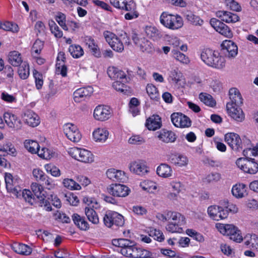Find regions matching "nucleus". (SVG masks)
Segmentation results:
<instances>
[{
	"label": "nucleus",
	"instance_id": "obj_35",
	"mask_svg": "<svg viewBox=\"0 0 258 258\" xmlns=\"http://www.w3.org/2000/svg\"><path fill=\"white\" fill-rule=\"evenodd\" d=\"M137 46L139 47L142 51L147 53H152L154 50L152 43L144 37H142V40Z\"/></svg>",
	"mask_w": 258,
	"mask_h": 258
},
{
	"label": "nucleus",
	"instance_id": "obj_47",
	"mask_svg": "<svg viewBox=\"0 0 258 258\" xmlns=\"http://www.w3.org/2000/svg\"><path fill=\"white\" fill-rule=\"evenodd\" d=\"M18 74L21 79H26L29 76V66L28 64L24 62L20 66L18 71Z\"/></svg>",
	"mask_w": 258,
	"mask_h": 258
},
{
	"label": "nucleus",
	"instance_id": "obj_24",
	"mask_svg": "<svg viewBox=\"0 0 258 258\" xmlns=\"http://www.w3.org/2000/svg\"><path fill=\"white\" fill-rule=\"evenodd\" d=\"M134 242L126 239H114V246L116 247L114 248V251L121 253L124 255L122 252L123 249L130 248Z\"/></svg>",
	"mask_w": 258,
	"mask_h": 258
},
{
	"label": "nucleus",
	"instance_id": "obj_21",
	"mask_svg": "<svg viewBox=\"0 0 258 258\" xmlns=\"http://www.w3.org/2000/svg\"><path fill=\"white\" fill-rule=\"evenodd\" d=\"M4 119L9 127L16 129L20 128L21 122L15 115L10 112H6L4 114Z\"/></svg>",
	"mask_w": 258,
	"mask_h": 258
},
{
	"label": "nucleus",
	"instance_id": "obj_27",
	"mask_svg": "<svg viewBox=\"0 0 258 258\" xmlns=\"http://www.w3.org/2000/svg\"><path fill=\"white\" fill-rule=\"evenodd\" d=\"M145 125L149 130L155 131L161 126L160 118L158 115H153L147 119Z\"/></svg>",
	"mask_w": 258,
	"mask_h": 258
},
{
	"label": "nucleus",
	"instance_id": "obj_64",
	"mask_svg": "<svg viewBox=\"0 0 258 258\" xmlns=\"http://www.w3.org/2000/svg\"><path fill=\"white\" fill-rule=\"evenodd\" d=\"M22 196L25 200L31 205L33 204L34 198L31 191L29 190L24 189L22 192Z\"/></svg>",
	"mask_w": 258,
	"mask_h": 258
},
{
	"label": "nucleus",
	"instance_id": "obj_26",
	"mask_svg": "<svg viewBox=\"0 0 258 258\" xmlns=\"http://www.w3.org/2000/svg\"><path fill=\"white\" fill-rule=\"evenodd\" d=\"M12 249L16 253L28 255L31 253L32 249L28 245L19 243H14L11 245Z\"/></svg>",
	"mask_w": 258,
	"mask_h": 258
},
{
	"label": "nucleus",
	"instance_id": "obj_23",
	"mask_svg": "<svg viewBox=\"0 0 258 258\" xmlns=\"http://www.w3.org/2000/svg\"><path fill=\"white\" fill-rule=\"evenodd\" d=\"M229 95L231 102H228L227 104H232L235 106H240L243 104L242 96L237 89L231 88L229 91Z\"/></svg>",
	"mask_w": 258,
	"mask_h": 258
},
{
	"label": "nucleus",
	"instance_id": "obj_11",
	"mask_svg": "<svg viewBox=\"0 0 258 258\" xmlns=\"http://www.w3.org/2000/svg\"><path fill=\"white\" fill-rule=\"evenodd\" d=\"M6 188L9 192L14 194L17 197L21 195V188L19 185V181L14 179L11 174L6 173L5 176Z\"/></svg>",
	"mask_w": 258,
	"mask_h": 258
},
{
	"label": "nucleus",
	"instance_id": "obj_40",
	"mask_svg": "<svg viewBox=\"0 0 258 258\" xmlns=\"http://www.w3.org/2000/svg\"><path fill=\"white\" fill-rule=\"evenodd\" d=\"M199 99L206 105L213 107L216 105V101L213 97L207 93H201L199 95Z\"/></svg>",
	"mask_w": 258,
	"mask_h": 258
},
{
	"label": "nucleus",
	"instance_id": "obj_58",
	"mask_svg": "<svg viewBox=\"0 0 258 258\" xmlns=\"http://www.w3.org/2000/svg\"><path fill=\"white\" fill-rule=\"evenodd\" d=\"M55 20L63 30H68V27L66 24V16L64 14L60 12L58 13L55 16Z\"/></svg>",
	"mask_w": 258,
	"mask_h": 258
},
{
	"label": "nucleus",
	"instance_id": "obj_8",
	"mask_svg": "<svg viewBox=\"0 0 258 258\" xmlns=\"http://www.w3.org/2000/svg\"><path fill=\"white\" fill-rule=\"evenodd\" d=\"M219 230L222 234L229 236L230 239L240 242L242 240V236L238 228L232 224L220 225Z\"/></svg>",
	"mask_w": 258,
	"mask_h": 258
},
{
	"label": "nucleus",
	"instance_id": "obj_36",
	"mask_svg": "<svg viewBox=\"0 0 258 258\" xmlns=\"http://www.w3.org/2000/svg\"><path fill=\"white\" fill-rule=\"evenodd\" d=\"M72 219L75 225L80 229L86 230L89 228V225L87 222L85 221L84 218L81 217L78 214H73Z\"/></svg>",
	"mask_w": 258,
	"mask_h": 258
},
{
	"label": "nucleus",
	"instance_id": "obj_52",
	"mask_svg": "<svg viewBox=\"0 0 258 258\" xmlns=\"http://www.w3.org/2000/svg\"><path fill=\"white\" fill-rule=\"evenodd\" d=\"M31 189L35 196L39 199H41L44 197L43 187L37 183H33L31 186Z\"/></svg>",
	"mask_w": 258,
	"mask_h": 258
},
{
	"label": "nucleus",
	"instance_id": "obj_34",
	"mask_svg": "<svg viewBox=\"0 0 258 258\" xmlns=\"http://www.w3.org/2000/svg\"><path fill=\"white\" fill-rule=\"evenodd\" d=\"M166 217L168 221L171 220L173 222L177 221V223L185 224L184 217L178 212L167 211Z\"/></svg>",
	"mask_w": 258,
	"mask_h": 258
},
{
	"label": "nucleus",
	"instance_id": "obj_55",
	"mask_svg": "<svg viewBox=\"0 0 258 258\" xmlns=\"http://www.w3.org/2000/svg\"><path fill=\"white\" fill-rule=\"evenodd\" d=\"M145 32L147 35L152 38L153 39H157L159 38V32L155 27L147 26L145 29Z\"/></svg>",
	"mask_w": 258,
	"mask_h": 258
},
{
	"label": "nucleus",
	"instance_id": "obj_43",
	"mask_svg": "<svg viewBox=\"0 0 258 258\" xmlns=\"http://www.w3.org/2000/svg\"><path fill=\"white\" fill-rule=\"evenodd\" d=\"M141 187L149 192H153L157 188L156 183L152 181L145 180L140 183Z\"/></svg>",
	"mask_w": 258,
	"mask_h": 258
},
{
	"label": "nucleus",
	"instance_id": "obj_62",
	"mask_svg": "<svg viewBox=\"0 0 258 258\" xmlns=\"http://www.w3.org/2000/svg\"><path fill=\"white\" fill-rule=\"evenodd\" d=\"M124 224V219L123 216L114 211V225L118 227H122Z\"/></svg>",
	"mask_w": 258,
	"mask_h": 258
},
{
	"label": "nucleus",
	"instance_id": "obj_39",
	"mask_svg": "<svg viewBox=\"0 0 258 258\" xmlns=\"http://www.w3.org/2000/svg\"><path fill=\"white\" fill-rule=\"evenodd\" d=\"M186 19L190 23L196 26H201L203 21L199 16L195 15L191 12H187L185 13Z\"/></svg>",
	"mask_w": 258,
	"mask_h": 258
},
{
	"label": "nucleus",
	"instance_id": "obj_10",
	"mask_svg": "<svg viewBox=\"0 0 258 258\" xmlns=\"http://www.w3.org/2000/svg\"><path fill=\"white\" fill-rule=\"evenodd\" d=\"M63 128L64 134L70 141L74 143H77L80 141L81 135L76 125L71 123H68L64 124Z\"/></svg>",
	"mask_w": 258,
	"mask_h": 258
},
{
	"label": "nucleus",
	"instance_id": "obj_7",
	"mask_svg": "<svg viewBox=\"0 0 258 258\" xmlns=\"http://www.w3.org/2000/svg\"><path fill=\"white\" fill-rule=\"evenodd\" d=\"M124 255L133 258H154L152 253L143 248L132 244L130 248L123 249Z\"/></svg>",
	"mask_w": 258,
	"mask_h": 258
},
{
	"label": "nucleus",
	"instance_id": "obj_3",
	"mask_svg": "<svg viewBox=\"0 0 258 258\" xmlns=\"http://www.w3.org/2000/svg\"><path fill=\"white\" fill-rule=\"evenodd\" d=\"M131 81L130 76H127L122 70L114 67V88L124 94L130 93V88L125 85Z\"/></svg>",
	"mask_w": 258,
	"mask_h": 258
},
{
	"label": "nucleus",
	"instance_id": "obj_61",
	"mask_svg": "<svg viewBox=\"0 0 258 258\" xmlns=\"http://www.w3.org/2000/svg\"><path fill=\"white\" fill-rule=\"evenodd\" d=\"M181 73L178 69H173L170 71L169 75L170 79L174 83H177L180 81Z\"/></svg>",
	"mask_w": 258,
	"mask_h": 258
},
{
	"label": "nucleus",
	"instance_id": "obj_50",
	"mask_svg": "<svg viewBox=\"0 0 258 258\" xmlns=\"http://www.w3.org/2000/svg\"><path fill=\"white\" fill-rule=\"evenodd\" d=\"M148 233L150 236L153 237L155 240L159 242H161L164 239L163 233L159 230L151 228Z\"/></svg>",
	"mask_w": 258,
	"mask_h": 258
},
{
	"label": "nucleus",
	"instance_id": "obj_6",
	"mask_svg": "<svg viewBox=\"0 0 258 258\" xmlns=\"http://www.w3.org/2000/svg\"><path fill=\"white\" fill-rule=\"evenodd\" d=\"M236 164L246 173L254 174L258 172V163L255 159L239 158L236 161Z\"/></svg>",
	"mask_w": 258,
	"mask_h": 258
},
{
	"label": "nucleus",
	"instance_id": "obj_14",
	"mask_svg": "<svg viewBox=\"0 0 258 258\" xmlns=\"http://www.w3.org/2000/svg\"><path fill=\"white\" fill-rule=\"evenodd\" d=\"M93 116L97 120H106L111 116V109L107 105H99L94 110Z\"/></svg>",
	"mask_w": 258,
	"mask_h": 258
},
{
	"label": "nucleus",
	"instance_id": "obj_60",
	"mask_svg": "<svg viewBox=\"0 0 258 258\" xmlns=\"http://www.w3.org/2000/svg\"><path fill=\"white\" fill-rule=\"evenodd\" d=\"M33 76L35 78V84L37 89H41L43 84L42 75L39 72H38L37 71L34 70L33 71Z\"/></svg>",
	"mask_w": 258,
	"mask_h": 258
},
{
	"label": "nucleus",
	"instance_id": "obj_30",
	"mask_svg": "<svg viewBox=\"0 0 258 258\" xmlns=\"http://www.w3.org/2000/svg\"><path fill=\"white\" fill-rule=\"evenodd\" d=\"M157 174L160 177L168 178L172 175L171 167L166 163L161 164L157 168Z\"/></svg>",
	"mask_w": 258,
	"mask_h": 258
},
{
	"label": "nucleus",
	"instance_id": "obj_53",
	"mask_svg": "<svg viewBox=\"0 0 258 258\" xmlns=\"http://www.w3.org/2000/svg\"><path fill=\"white\" fill-rule=\"evenodd\" d=\"M220 210V206L216 205L211 206L208 208V213L209 216L214 220L218 221Z\"/></svg>",
	"mask_w": 258,
	"mask_h": 258
},
{
	"label": "nucleus",
	"instance_id": "obj_20",
	"mask_svg": "<svg viewBox=\"0 0 258 258\" xmlns=\"http://www.w3.org/2000/svg\"><path fill=\"white\" fill-rule=\"evenodd\" d=\"M16 150L11 144H7L1 148V153H0V165L3 167H7L9 164L8 161L4 157L6 154H14Z\"/></svg>",
	"mask_w": 258,
	"mask_h": 258
},
{
	"label": "nucleus",
	"instance_id": "obj_32",
	"mask_svg": "<svg viewBox=\"0 0 258 258\" xmlns=\"http://www.w3.org/2000/svg\"><path fill=\"white\" fill-rule=\"evenodd\" d=\"M171 55L173 58L181 63L187 64L190 62L188 57L177 48H174L171 50Z\"/></svg>",
	"mask_w": 258,
	"mask_h": 258
},
{
	"label": "nucleus",
	"instance_id": "obj_13",
	"mask_svg": "<svg viewBox=\"0 0 258 258\" xmlns=\"http://www.w3.org/2000/svg\"><path fill=\"white\" fill-rule=\"evenodd\" d=\"M171 120L174 125L178 127H188L191 124L190 119L180 112L172 113L171 115Z\"/></svg>",
	"mask_w": 258,
	"mask_h": 258
},
{
	"label": "nucleus",
	"instance_id": "obj_41",
	"mask_svg": "<svg viewBox=\"0 0 258 258\" xmlns=\"http://www.w3.org/2000/svg\"><path fill=\"white\" fill-rule=\"evenodd\" d=\"M25 148L32 154H36L38 148L40 147L38 143L34 140H26L24 142Z\"/></svg>",
	"mask_w": 258,
	"mask_h": 258
},
{
	"label": "nucleus",
	"instance_id": "obj_29",
	"mask_svg": "<svg viewBox=\"0 0 258 258\" xmlns=\"http://www.w3.org/2000/svg\"><path fill=\"white\" fill-rule=\"evenodd\" d=\"M109 133L105 128H98L93 133L94 140L96 142H104L108 138Z\"/></svg>",
	"mask_w": 258,
	"mask_h": 258
},
{
	"label": "nucleus",
	"instance_id": "obj_5",
	"mask_svg": "<svg viewBox=\"0 0 258 258\" xmlns=\"http://www.w3.org/2000/svg\"><path fill=\"white\" fill-rule=\"evenodd\" d=\"M69 154L75 159L85 163H91L94 161V155L89 151L76 147L68 150Z\"/></svg>",
	"mask_w": 258,
	"mask_h": 258
},
{
	"label": "nucleus",
	"instance_id": "obj_56",
	"mask_svg": "<svg viewBox=\"0 0 258 258\" xmlns=\"http://www.w3.org/2000/svg\"><path fill=\"white\" fill-rule=\"evenodd\" d=\"M184 224H185L177 223V221L173 222L167 224L166 226V229L168 231L172 233L180 232L182 231V228H180L179 226Z\"/></svg>",
	"mask_w": 258,
	"mask_h": 258
},
{
	"label": "nucleus",
	"instance_id": "obj_37",
	"mask_svg": "<svg viewBox=\"0 0 258 258\" xmlns=\"http://www.w3.org/2000/svg\"><path fill=\"white\" fill-rule=\"evenodd\" d=\"M146 91L151 99L155 101H158L160 100V95L158 90L153 84H147Z\"/></svg>",
	"mask_w": 258,
	"mask_h": 258
},
{
	"label": "nucleus",
	"instance_id": "obj_12",
	"mask_svg": "<svg viewBox=\"0 0 258 258\" xmlns=\"http://www.w3.org/2000/svg\"><path fill=\"white\" fill-rule=\"evenodd\" d=\"M210 23L211 26L218 32L222 35L231 38L233 36V33L230 28L222 22L216 18H212Z\"/></svg>",
	"mask_w": 258,
	"mask_h": 258
},
{
	"label": "nucleus",
	"instance_id": "obj_16",
	"mask_svg": "<svg viewBox=\"0 0 258 258\" xmlns=\"http://www.w3.org/2000/svg\"><path fill=\"white\" fill-rule=\"evenodd\" d=\"M93 92V88L91 86L79 88L74 92V99L80 102L90 97Z\"/></svg>",
	"mask_w": 258,
	"mask_h": 258
},
{
	"label": "nucleus",
	"instance_id": "obj_31",
	"mask_svg": "<svg viewBox=\"0 0 258 258\" xmlns=\"http://www.w3.org/2000/svg\"><path fill=\"white\" fill-rule=\"evenodd\" d=\"M130 190L125 185L119 183H114V196L124 197L127 196Z\"/></svg>",
	"mask_w": 258,
	"mask_h": 258
},
{
	"label": "nucleus",
	"instance_id": "obj_49",
	"mask_svg": "<svg viewBox=\"0 0 258 258\" xmlns=\"http://www.w3.org/2000/svg\"><path fill=\"white\" fill-rule=\"evenodd\" d=\"M48 24L51 33L54 35V36L56 38H60L62 36V31L60 30L59 28L56 24L54 21H49Z\"/></svg>",
	"mask_w": 258,
	"mask_h": 258
},
{
	"label": "nucleus",
	"instance_id": "obj_63",
	"mask_svg": "<svg viewBox=\"0 0 258 258\" xmlns=\"http://www.w3.org/2000/svg\"><path fill=\"white\" fill-rule=\"evenodd\" d=\"M45 169L46 171L50 173L53 176L58 177L60 175V170L55 166L47 165L45 166Z\"/></svg>",
	"mask_w": 258,
	"mask_h": 258
},
{
	"label": "nucleus",
	"instance_id": "obj_4",
	"mask_svg": "<svg viewBox=\"0 0 258 258\" xmlns=\"http://www.w3.org/2000/svg\"><path fill=\"white\" fill-rule=\"evenodd\" d=\"M160 23L165 27L175 30L178 29L183 25L182 18L179 15H171L163 12L160 17Z\"/></svg>",
	"mask_w": 258,
	"mask_h": 258
},
{
	"label": "nucleus",
	"instance_id": "obj_54",
	"mask_svg": "<svg viewBox=\"0 0 258 258\" xmlns=\"http://www.w3.org/2000/svg\"><path fill=\"white\" fill-rule=\"evenodd\" d=\"M43 47V42L39 39H37L31 49V53L33 56L37 57L39 54Z\"/></svg>",
	"mask_w": 258,
	"mask_h": 258
},
{
	"label": "nucleus",
	"instance_id": "obj_1",
	"mask_svg": "<svg viewBox=\"0 0 258 258\" xmlns=\"http://www.w3.org/2000/svg\"><path fill=\"white\" fill-rule=\"evenodd\" d=\"M201 58L205 64L217 69H222L225 66V58L218 52L209 48L204 49L202 51Z\"/></svg>",
	"mask_w": 258,
	"mask_h": 258
},
{
	"label": "nucleus",
	"instance_id": "obj_22",
	"mask_svg": "<svg viewBox=\"0 0 258 258\" xmlns=\"http://www.w3.org/2000/svg\"><path fill=\"white\" fill-rule=\"evenodd\" d=\"M169 160L172 164L179 167L185 166L188 162L186 156L179 153L171 154L169 156Z\"/></svg>",
	"mask_w": 258,
	"mask_h": 258
},
{
	"label": "nucleus",
	"instance_id": "obj_9",
	"mask_svg": "<svg viewBox=\"0 0 258 258\" xmlns=\"http://www.w3.org/2000/svg\"><path fill=\"white\" fill-rule=\"evenodd\" d=\"M224 139L233 151L239 152L242 150V140L240 136L234 133H229L225 135Z\"/></svg>",
	"mask_w": 258,
	"mask_h": 258
},
{
	"label": "nucleus",
	"instance_id": "obj_38",
	"mask_svg": "<svg viewBox=\"0 0 258 258\" xmlns=\"http://www.w3.org/2000/svg\"><path fill=\"white\" fill-rule=\"evenodd\" d=\"M231 192L236 198H242L246 192V186L244 184H235L232 187Z\"/></svg>",
	"mask_w": 258,
	"mask_h": 258
},
{
	"label": "nucleus",
	"instance_id": "obj_17",
	"mask_svg": "<svg viewBox=\"0 0 258 258\" xmlns=\"http://www.w3.org/2000/svg\"><path fill=\"white\" fill-rule=\"evenodd\" d=\"M226 108L229 115L235 120L241 122L244 119V114L239 106H235L232 104H227Z\"/></svg>",
	"mask_w": 258,
	"mask_h": 258
},
{
	"label": "nucleus",
	"instance_id": "obj_18",
	"mask_svg": "<svg viewBox=\"0 0 258 258\" xmlns=\"http://www.w3.org/2000/svg\"><path fill=\"white\" fill-rule=\"evenodd\" d=\"M23 121L28 125L35 127L40 123L39 117L32 110H28L26 111L23 116Z\"/></svg>",
	"mask_w": 258,
	"mask_h": 258
},
{
	"label": "nucleus",
	"instance_id": "obj_59",
	"mask_svg": "<svg viewBox=\"0 0 258 258\" xmlns=\"http://www.w3.org/2000/svg\"><path fill=\"white\" fill-rule=\"evenodd\" d=\"M105 225L109 228L113 225V212L108 211L106 212L103 218Z\"/></svg>",
	"mask_w": 258,
	"mask_h": 258
},
{
	"label": "nucleus",
	"instance_id": "obj_51",
	"mask_svg": "<svg viewBox=\"0 0 258 258\" xmlns=\"http://www.w3.org/2000/svg\"><path fill=\"white\" fill-rule=\"evenodd\" d=\"M258 153V144L256 146L251 148H245L243 150V154L245 156L244 158L252 159L251 156H256Z\"/></svg>",
	"mask_w": 258,
	"mask_h": 258
},
{
	"label": "nucleus",
	"instance_id": "obj_25",
	"mask_svg": "<svg viewBox=\"0 0 258 258\" xmlns=\"http://www.w3.org/2000/svg\"><path fill=\"white\" fill-rule=\"evenodd\" d=\"M158 138L163 142L173 143L175 141L177 136L175 134L166 130H162L158 135Z\"/></svg>",
	"mask_w": 258,
	"mask_h": 258
},
{
	"label": "nucleus",
	"instance_id": "obj_33",
	"mask_svg": "<svg viewBox=\"0 0 258 258\" xmlns=\"http://www.w3.org/2000/svg\"><path fill=\"white\" fill-rule=\"evenodd\" d=\"M8 61L14 67L20 66L22 62L21 54L16 51L10 52L8 56Z\"/></svg>",
	"mask_w": 258,
	"mask_h": 258
},
{
	"label": "nucleus",
	"instance_id": "obj_48",
	"mask_svg": "<svg viewBox=\"0 0 258 258\" xmlns=\"http://www.w3.org/2000/svg\"><path fill=\"white\" fill-rule=\"evenodd\" d=\"M0 29L14 33L17 32L19 31V27L17 24L9 22H5L4 23L0 22Z\"/></svg>",
	"mask_w": 258,
	"mask_h": 258
},
{
	"label": "nucleus",
	"instance_id": "obj_28",
	"mask_svg": "<svg viewBox=\"0 0 258 258\" xmlns=\"http://www.w3.org/2000/svg\"><path fill=\"white\" fill-rule=\"evenodd\" d=\"M130 169L131 172L139 175H143L148 172L147 166L138 162L132 163L130 166Z\"/></svg>",
	"mask_w": 258,
	"mask_h": 258
},
{
	"label": "nucleus",
	"instance_id": "obj_45",
	"mask_svg": "<svg viewBox=\"0 0 258 258\" xmlns=\"http://www.w3.org/2000/svg\"><path fill=\"white\" fill-rule=\"evenodd\" d=\"M126 173L121 170H116L114 171V183H124L127 180Z\"/></svg>",
	"mask_w": 258,
	"mask_h": 258
},
{
	"label": "nucleus",
	"instance_id": "obj_44",
	"mask_svg": "<svg viewBox=\"0 0 258 258\" xmlns=\"http://www.w3.org/2000/svg\"><path fill=\"white\" fill-rule=\"evenodd\" d=\"M69 51L74 58H79L84 54V51L80 45H72L69 48Z\"/></svg>",
	"mask_w": 258,
	"mask_h": 258
},
{
	"label": "nucleus",
	"instance_id": "obj_42",
	"mask_svg": "<svg viewBox=\"0 0 258 258\" xmlns=\"http://www.w3.org/2000/svg\"><path fill=\"white\" fill-rule=\"evenodd\" d=\"M85 214L88 219L93 224H97L99 222V218L96 212L93 209L86 207L85 209Z\"/></svg>",
	"mask_w": 258,
	"mask_h": 258
},
{
	"label": "nucleus",
	"instance_id": "obj_2",
	"mask_svg": "<svg viewBox=\"0 0 258 258\" xmlns=\"http://www.w3.org/2000/svg\"><path fill=\"white\" fill-rule=\"evenodd\" d=\"M114 7L126 12L124 15L126 20L137 19L140 15L134 0H114Z\"/></svg>",
	"mask_w": 258,
	"mask_h": 258
},
{
	"label": "nucleus",
	"instance_id": "obj_46",
	"mask_svg": "<svg viewBox=\"0 0 258 258\" xmlns=\"http://www.w3.org/2000/svg\"><path fill=\"white\" fill-rule=\"evenodd\" d=\"M62 183L65 187L70 190H80L81 188L80 185L72 179L65 178Z\"/></svg>",
	"mask_w": 258,
	"mask_h": 258
},
{
	"label": "nucleus",
	"instance_id": "obj_57",
	"mask_svg": "<svg viewBox=\"0 0 258 258\" xmlns=\"http://www.w3.org/2000/svg\"><path fill=\"white\" fill-rule=\"evenodd\" d=\"M126 39H119L115 38L114 39V51L121 52L124 50L123 43H126Z\"/></svg>",
	"mask_w": 258,
	"mask_h": 258
},
{
	"label": "nucleus",
	"instance_id": "obj_15",
	"mask_svg": "<svg viewBox=\"0 0 258 258\" xmlns=\"http://www.w3.org/2000/svg\"><path fill=\"white\" fill-rule=\"evenodd\" d=\"M223 53L229 58L235 57L238 53V47L236 44L231 40L224 41L222 44Z\"/></svg>",
	"mask_w": 258,
	"mask_h": 258
},
{
	"label": "nucleus",
	"instance_id": "obj_19",
	"mask_svg": "<svg viewBox=\"0 0 258 258\" xmlns=\"http://www.w3.org/2000/svg\"><path fill=\"white\" fill-rule=\"evenodd\" d=\"M216 16L222 21L228 23H235L239 20V17L237 14L226 11H218L216 12Z\"/></svg>",
	"mask_w": 258,
	"mask_h": 258
}]
</instances>
